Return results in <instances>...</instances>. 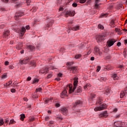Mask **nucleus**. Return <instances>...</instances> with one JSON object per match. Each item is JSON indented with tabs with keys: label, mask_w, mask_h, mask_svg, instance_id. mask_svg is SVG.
<instances>
[{
	"label": "nucleus",
	"mask_w": 127,
	"mask_h": 127,
	"mask_svg": "<svg viewBox=\"0 0 127 127\" xmlns=\"http://www.w3.org/2000/svg\"><path fill=\"white\" fill-rule=\"evenodd\" d=\"M73 88L72 89V84H69L67 88H69V93L71 94V93H72L73 92H74V91H75V90H76V88H77V86H78V78L77 77H74L73 78Z\"/></svg>",
	"instance_id": "obj_1"
},
{
	"label": "nucleus",
	"mask_w": 127,
	"mask_h": 127,
	"mask_svg": "<svg viewBox=\"0 0 127 127\" xmlns=\"http://www.w3.org/2000/svg\"><path fill=\"white\" fill-rule=\"evenodd\" d=\"M107 37V34L102 33L100 35H97L96 37V39L97 42H102V41L105 40Z\"/></svg>",
	"instance_id": "obj_2"
},
{
	"label": "nucleus",
	"mask_w": 127,
	"mask_h": 127,
	"mask_svg": "<svg viewBox=\"0 0 127 127\" xmlns=\"http://www.w3.org/2000/svg\"><path fill=\"white\" fill-rule=\"evenodd\" d=\"M114 126L116 127H127L126 123L121 121L115 122Z\"/></svg>",
	"instance_id": "obj_3"
},
{
	"label": "nucleus",
	"mask_w": 127,
	"mask_h": 127,
	"mask_svg": "<svg viewBox=\"0 0 127 127\" xmlns=\"http://www.w3.org/2000/svg\"><path fill=\"white\" fill-rule=\"evenodd\" d=\"M108 108L107 105L103 104L101 106L96 107L94 109L95 112H98V111H103V110H106Z\"/></svg>",
	"instance_id": "obj_4"
},
{
	"label": "nucleus",
	"mask_w": 127,
	"mask_h": 127,
	"mask_svg": "<svg viewBox=\"0 0 127 127\" xmlns=\"http://www.w3.org/2000/svg\"><path fill=\"white\" fill-rule=\"evenodd\" d=\"M64 15L65 17H68V16H74V15H75V11L67 10L65 12Z\"/></svg>",
	"instance_id": "obj_5"
},
{
	"label": "nucleus",
	"mask_w": 127,
	"mask_h": 127,
	"mask_svg": "<svg viewBox=\"0 0 127 127\" xmlns=\"http://www.w3.org/2000/svg\"><path fill=\"white\" fill-rule=\"evenodd\" d=\"M115 43H116V41L115 40V39H109L107 42V44L108 47H111V46H113V45L115 44Z\"/></svg>",
	"instance_id": "obj_6"
},
{
	"label": "nucleus",
	"mask_w": 127,
	"mask_h": 127,
	"mask_svg": "<svg viewBox=\"0 0 127 127\" xmlns=\"http://www.w3.org/2000/svg\"><path fill=\"white\" fill-rule=\"evenodd\" d=\"M68 108L66 107L62 108L60 110V112L64 116L68 115Z\"/></svg>",
	"instance_id": "obj_7"
},
{
	"label": "nucleus",
	"mask_w": 127,
	"mask_h": 127,
	"mask_svg": "<svg viewBox=\"0 0 127 127\" xmlns=\"http://www.w3.org/2000/svg\"><path fill=\"white\" fill-rule=\"evenodd\" d=\"M94 52L95 55H99V56H101L103 53L101 52L100 49L98 47H95L94 48Z\"/></svg>",
	"instance_id": "obj_8"
},
{
	"label": "nucleus",
	"mask_w": 127,
	"mask_h": 127,
	"mask_svg": "<svg viewBox=\"0 0 127 127\" xmlns=\"http://www.w3.org/2000/svg\"><path fill=\"white\" fill-rule=\"evenodd\" d=\"M108 112L105 111L99 115V118L100 119H102V118H108Z\"/></svg>",
	"instance_id": "obj_9"
},
{
	"label": "nucleus",
	"mask_w": 127,
	"mask_h": 127,
	"mask_svg": "<svg viewBox=\"0 0 127 127\" xmlns=\"http://www.w3.org/2000/svg\"><path fill=\"white\" fill-rule=\"evenodd\" d=\"M49 71V68L48 67H44L40 70V74H45V73H47Z\"/></svg>",
	"instance_id": "obj_10"
},
{
	"label": "nucleus",
	"mask_w": 127,
	"mask_h": 127,
	"mask_svg": "<svg viewBox=\"0 0 127 127\" xmlns=\"http://www.w3.org/2000/svg\"><path fill=\"white\" fill-rule=\"evenodd\" d=\"M100 1H101V0H95L94 7L96 9L100 8V5L102 4L101 3H99V2H100Z\"/></svg>",
	"instance_id": "obj_11"
},
{
	"label": "nucleus",
	"mask_w": 127,
	"mask_h": 127,
	"mask_svg": "<svg viewBox=\"0 0 127 127\" xmlns=\"http://www.w3.org/2000/svg\"><path fill=\"white\" fill-rule=\"evenodd\" d=\"M25 31H26V29L24 27H22L21 30H20L19 32V36L22 37L24 35V34L25 33Z\"/></svg>",
	"instance_id": "obj_12"
},
{
	"label": "nucleus",
	"mask_w": 127,
	"mask_h": 127,
	"mask_svg": "<svg viewBox=\"0 0 127 127\" xmlns=\"http://www.w3.org/2000/svg\"><path fill=\"white\" fill-rule=\"evenodd\" d=\"M83 102L81 101V100H77L75 103L72 104V107L73 108H76L77 106H79L80 105H81Z\"/></svg>",
	"instance_id": "obj_13"
},
{
	"label": "nucleus",
	"mask_w": 127,
	"mask_h": 127,
	"mask_svg": "<svg viewBox=\"0 0 127 127\" xmlns=\"http://www.w3.org/2000/svg\"><path fill=\"white\" fill-rule=\"evenodd\" d=\"M29 62V59H24L23 60H20L19 61V64H26L27 63H28Z\"/></svg>",
	"instance_id": "obj_14"
},
{
	"label": "nucleus",
	"mask_w": 127,
	"mask_h": 127,
	"mask_svg": "<svg viewBox=\"0 0 127 127\" xmlns=\"http://www.w3.org/2000/svg\"><path fill=\"white\" fill-rule=\"evenodd\" d=\"M69 70L72 71L73 74H76L77 71V66H71L68 68Z\"/></svg>",
	"instance_id": "obj_15"
},
{
	"label": "nucleus",
	"mask_w": 127,
	"mask_h": 127,
	"mask_svg": "<svg viewBox=\"0 0 127 127\" xmlns=\"http://www.w3.org/2000/svg\"><path fill=\"white\" fill-rule=\"evenodd\" d=\"M9 35V31L6 30L3 33V38H7Z\"/></svg>",
	"instance_id": "obj_16"
},
{
	"label": "nucleus",
	"mask_w": 127,
	"mask_h": 127,
	"mask_svg": "<svg viewBox=\"0 0 127 127\" xmlns=\"http://www.w3.org/2000/svg\"><path fill=\"white\" fill-rule=\"evenodd\" d=\"M62 98H64V97H68V95H67V90H64L61 93V96Z\"/></svg>",
	"instance_id": "obj_17"
},
{
	"label": "nucleus",
	"mask_w": 127,
	"mask_h": 127,
	"mask_svg": "<svg viewBox=\"0 0 127 127\" xmlns=\"http://www.w3.org/2000/svg\"><path fill=\"white\" fill-rule=\"evenodd\" d=\"M27 49L30 50V51H34L35 50V47L31 45H30L27 47Z\"/></svg>",
	"instance_id": "obj_18"
},
{
	"label": "nucleus",
	"mask_w": 127,
	"mask_h": 127,
	"mask_svg": "<svg viewBox=\"0 0 127 127\" xmlns=\"http://www.w3.org/2000/svg\"><path fill=\"white\" fill-rule=\"evenodd\" d=\"M19 0H11V2H12L13 3H16L17 6H19V5H21L22 4V3H18Z\"/></svg>",
	"instance_id": "obj_19"
},
{
	"label": "nucleus",
	"mask_w": 127,
	"mask_h": 127,
	"mask_svg": "<svg viewBox=\"0 0 127 127\" xmlns=\"http://www.w3.org/2000/svg\"><path fill=\"white\" fill-rule=\"evenodd\" d=\"M16 48L18 50H20L21 48H22V44L21 43H18L16 46Z\"/></svg>",
	"instance_id": "obj_20"
},
{
	"label": "nucleus",
	"mask_w": 127,
	"mask_h": 127,
	"mask_svg": "<svg viewBox=\"0 0 127 127\" xmlns=\"http://www.w3.org/2000/svg\"><path fill=\"white\" fill-rule=\"evenodd\" d=\"M71 29L74 31H77V30H79V29H80V26H75L72 27Z\"/></svg>",
	"instance_id": "obj_21"
},
{
	"label": "nucleus",
	"mask_w": 127,
	"mask_h": 127,
	"mask_svg": "<svg viewBox=\"0 0 127 127\" xmlns=\"http://www.w3.org/2000/svg\"><path fill=\"white\" fill-rule=\"evenodd\" d=\"M11 84H12V81L10 80L8 83L4 84V86L5 87H9Z\"/></svg>",
	"instance_id": "obj_22"
},
{
	"label": "nucleus",
	"mask_w": 127,
	"mask_h": 127,
	"mask_svg": "<svg viewBox=\"0 0 127 127\" xmlns=\"http://www.w3.org/2000/svg\"><path fill=\"white\" fill-rule=\"evenodd\" d=\"M110 25L112 26V27H115V20H112L110 22Z\"/></svg>",
	"instance_id": "obj_23"
},
{
	"label": "nucleus",
	"mask_w": 127,
	"mask_h": 127,
	"mask_svg": "<svg viewBox=\"0 0 127 127\" xmlns=\"http://www.w3.org/2000/svg\"><path fill=\"white\" fill-rule=\"evenodd\" d=\"M91 84L90 83H87L85 84V85L84 87V90H87L88 89V88H90Z\"/></svg>",
	"instance_id": "obj_24"
},
{
	"label": "nucleus",
	"mask_w": 127,
	"mask_h": 127,
	"mask_svg": "<svg viewBox=\"0 0 127 127\" xmlns=\"http://www.w3.org/2000/svg\"><path fill=\"white\" fill-rule=\"evenodd\" d=\"M20 120L22 121H24V119H25V115L24 114H21L20 115Z\"/></svg>",
	"instance_id": "obj_25"
},
{
	"label": "nucleus",
	"mask_w": 127,
	"mask_h": 127,
	"mask_svg": "<svg viewBox=\"0 0 127 127\" xmlns=\"http://www.w3.org/2000/svg\"><path fill=\"white\" fill-rule=\"evenodd\" d=\"M87 0H76V2H79V3H85Z\"/></svg>",
	"instance_id": "obj_26"
},
{
	"label": "nucleus",
	"mask_w": 127,
	"mask_h": 127,
	"mask_svg": "<svg viewBox=\"0 0 127 127\" xmlns=\"http://www.w3.org/2000/svg\"><path fill=\"white\" fill-rule=\"evenodd\" d=\"M76 93H82V87L81 86L77 87Z\"/></svg>",
	"instance_id": "obj_27"
},
{
	"label": "nucleus",
	"mask_w": 127,
	"mask_h": 127,
	"mask_svg": "<svg viewBox=\"0 0 127 127\" xmlns=\"http://www.w3.org/2000/svg\"><path fill=\"white\" fill-rule=\"evenodd\" d=\"M15 14H18V16L19 17H20L21 16H23V15H24V13L23 12H17Z\"/></svg>",
	"instance_id": "obj_28"
},
{
	"label": "nucleus",
	"mask_w": 127,
	"mask_h": 127,
	"mask_svg": "<svg viewBox=\"0 0 127 127\" xmlns=\"http://www.w3.org/2000/svg\"><path fill=\"white\" fill-rule=\"evenodd\" d=\"M115 6H116V4H111L109 5L108 8L109 9H113L114 8V7H115Z\"/></svg>",
	"instance_id": "obj_29"
},
{
	"label": "nucleus",
	"mask_w": 127,
	"mask_h": 127,
	"mask_svg": "<svg viewBox=\"0 0 127 127\" xmlns=\"http://www.w3.org/2000/svg\"><path fill=\"white\" fill-rule=\"evenodd\" d=\"M74 64V62H67L66 65L68 66V67H70V66H72Z\"/></svg>",
	"instance_id": "obj_30"
},
{
	"label": "nucleus",
	"mask_w": 127,
	"mask_h": 127,
	"mask_svg": "<svg viewBox=\"0 0 127 127\" xmlns=\"http://www.w3.org/2000/svg\"><path fill=\"white\" fill-rule=\"evenodd\" d=\"M31 65L33 67H36V63L35 62V61H33L31 62Z\"/></svg>",
	"instance_id": "obj_31"
},
{
	"label": "nucleus",
	"mask_w": 127,
	"mask_h": 127,
	"mask_svg": "<svg viewBox=\"0 0 127 127\" xmlns=\"http://www.w3.org/2000/svg\"><path fill=\"white\" fill-rule=\"evenodd\" d=\"M115 31L116 32H118L120 35L122 34V30L119 28H115Z\"/></svg>",
	"instance_id": "obj_32"
},
{
	"label": "nucleus",
	"mask_w": 127,
	"mask_h": 127,
	"mask_svg": "<svg viewBox=\"0 0 127 127\" xmlns=\"http://www.w3.org/2000/svg\"><path fill=\"white\" fill-rule=\"evenodd\" d=\"M81 57H82V55H81V54L76 55L75 56V59H79L81 58Z\"/></svg>",
	"instance_id": "obj_33"
},
{
	"label": "nucleus",
	"mask_w": 127,
	"mask_h": 127,
	"mask_svg": "<svg viewBox=\"0 0 127 127\" xmlns=\"http://www.w3.org/2000/svg\"><path fill=\"white\" fill-rule=\"evenodd\" d=\"M29 122H34V121H35V118H34V117H29Z\"/></svg>",
	"instance_id": "obj_34"
},
{
	"label": "nucleus",
	"mask_w": 127,
	"mask_h": 127,
	"mask_svg": "<svg viewBox=\"0 0 127 127\" xmlns=\"http://www.w3.org/2000/svg\"><path fill=\"white\" fill-rule=\"evenodd\" d=\"M104 94L105 95H108L109 94H110V89L107 88L105 90V92L104 93Z\"/></svg>",
	"instance_id": "obj_35"
},
{
	"label": "nucleus",
	"mask_w": 127,
	"mask_h": 127,
	"mask_svg": "<svg viewBox=\"0 0 127 127\" xmlns=\"http://www.w3.org/2000/svg\"><path fill=\"white\" fill-rule=\"evenodd\" d=\"M52 100H53V98H48L47 99L45 100V102L46 103V104H48V103H49V101H52Z\"/></svg>",
	"instance_id": "obj_36"
},
{
	"label": "nucleus",
	"mask_w": 127,
	"mask_h": 127,
	"mask_svg": "<svg viewBox=\"0 0 127 127\" xmlns=\"http://www.w3.org/2000/svg\"><path fill=\"white\" fill-rule=\"evenodd\" d=\"M38 82H39V79L36 78L34 79L32 84H36V83H38Z\"/></svg>",
	"instance_id": "obj_37"
},
{
	"label": "nucleus",
	"mask_w": 127,
	"mask_h": 127,
	"mask_svg": "<svg viewBox=\"0 0 127 127\" xmlns=\"http://www.w3.org/2000/svg\"><path fill=\"white\" fill-rule=\"evenodd\" d=\"M15 20H18L19 19V17L18 16V14H15L14 16Z\"/></svg>",
	"instance_id": "obj_38"
},
{
	"label": "nucleus",
	"mask_w": 127,
	"mask_h": 127,
	"mask_svg": "<svg viewBox=\"0 0 127 127\" xmlns=\"http://www.w3.org/2000/svg\"><path fill=\"white\" fill-rule=\"evenodd\" d=\"M15 123H16V122H15V121H14V120H13V119H12V120H11L10 121V122H9V125H12V124H15Z\"/></svg>",
	"instance_id": "obj_39"
},
{
	"label": "nucleus",
	"mask_w": 127,
	"mask_h": 127,
	"mask_svg": "<svg viewBox=\"0 0 127 127\" xmlns=\"http://www.w3.org/2000/svg\"><path fill=\"white\" fill-rule=\"evenodd\" d=\"M113 77H114V80H115L119 79V77L118 76L117 74H114Z\"/></svg>",
	"instance_id": "obj_40"
},
{
	"label": "nucleus",
	"mask_w": 127,
	"mask_h": 127,
	"mask_svg": "<svg viewBox=\"0 0 127 127\" xmlns=\"http://www.w3.org/2000/svg\"><path fill=\"white\" fill-rule=\"evenodd\" d=\"M98 27L99 29H104V26H103L102 24H99L98 26Z\"/></svg>",
	"instance_id": "obj_41"
},
{
	"label": "nucleus",
	"mask_w": 127,
	"mask_h": 127,
	"mask_svg": "<svg viewBox=\"0 0 127 127\" xmlns=\"http://www.w3.org/2000/svg\"><path fill=\"white\" fill-rule=\"evenodd\" d=\"M7 77V75H6V73H4L3 75H1V79H5Z\"/></svg>",
	"instance_id": "obj_42"
},
{
	"label": "nucleus",
	"mask_w": 127,
	"mask_h": 127,
	"mask_svg": "<svg viewBox=\"0 0 127 127\" xmlns=\"http://www.w3.org/2000/svg\"><path fill=\"white\" fill-rule=\"evenodd\" d=\"M96 98V95L94 94H91L90 96L91 100H93V99H95Z\"/></svg>",
	"instance_id": "obj_43"
},
{
	"label": "nucleus",
	"mask_w": 127,
	"mask_h": 127,
	"mask_svg": "<svg viewBox=\"0 0 127 127\" xmlns=\"http://www.w3.org/2000/svg\"><path fill=\"white\" fill-rule=\"evenodd\" d=\"M4 124V122H3V120L2 119H0V126H2Z\"/></svg>",
	"instance_id": "obj_44"
},
{
	"label": "nucleus",
	"mask_w": 127,
	"mask_h": 127,
	"mask_svg": "<svg viewBox=\"0 0 127 127\" xmlns=\"http://www.w3.org/2000/svg\"><path fill=\"white\" fill-rule=\"evenodd\" d=\"M26 0V2L27 5H29L30 4V2H31V0Z\"/></svg>",
	"instance_id": "obj_45"
},
{
	"label": "nucleus",
	"mask_w": 127,
	"mask_h": 127,
	"mask_svg": "<svg viewBox=\"0 0 127 127\" xmlns=\"http://www.w3.org/2000/svg\"><path fill=\"white\" fill-rule=\"evenodd\" d=\"M42 88H39L36 89V93H37L38 92H42Z\"/></svg>",
	"instance_id": "obj_46"
},
{
	"label": "nucleus",
	"mask_w": 127,
	"mask_h": 127,
	"mask_svg": "<svg viewBox=\"0 0 127 127\" xmlns=\"http://www.w3.org/2000/svg\"><path fill=\"white\" fill-rule=\"evenodd\" d=\"M100 70H101V66L98 65L97 67L96 72H100Z\"/></svg>",
	"instance_id": "obj_47"
},
{
	"label": "nucleus",
	"mask_w": 127,
	"mask_h": 127,
	"mask_svg": "<svg viewBox=\"0 0 127 127\" xmlns=\"http://www.w3.org/2000/svg\"><path fill=\"white\" fill-rule=\"evenodd\" d=\"M125 97V93L124 92H121L120 94V98H124Z\"/></svg>",
	"instance_id": "obj_48"
},
{
	"label": "nucleus",
	"mask_w": 127,
	"mask_h": 127,
	"mask_svg": "<svg viewBox=\"0 0 127 127\" xmlns=\"http://www.w3.org/2000/svg\"><path fill=\"white\" fill-rule=\"evenodd\" d=\"M102 102H103V99H102V98L99 97L98 98V101H97V102L98 103V104H101V103H102Z\"/></svg>",
	"instance_id": "obj_49"
},
{
	"label": "nucleus",
	"mask_w": 127,
	"mask_h": 127,
	"mask_svg": "<svg viewBox=\"0 0 127 127\" xmlns=\"http://www.w3.org/2000/svg\"><path fill=\"white\" fill-rule=\"evenodd\" d=\"M52 76H53L52 73H49L47 76L48 79H50V78H51V77H52Z\"/></svg>",
	"instance_id": "obj_50"
},
{
	"label": "nucleus",
	"mask_w": 127,
	"mask_h": 127,
	"mask_svg": "<svg viewBox=\"0 0 127 127\" xmlns=\"http://www.w3.org/2000/svg\"><path fill=\"white\" fill-rule=\"evenodd\" d=\"M91 53H92V50H89L87 52V54H86V55H90V54H91Z\"/></svg>",
	"instance_id": "obj_51"
},
{
	"label": "nucleus",
	"mask_w": 127,
	"mask_h": 127,
	"mask_svg": "<svg viewBox=\"0 0 127 127\" xmlns=\"http://www.w3.org/2000/svg\"><path fill=\"white\" fill-rule=\"evenodd\" d=\"M105 58L106 59H111V58H112V56L108 55L105 57Z\"/></svg>",
	"instance_id": "obj_52"
},
{
	"label": "nucleus",
	"mask_w": 127,
	"mask_h": 127,
	"mask_svg": "<svg viewBox=\"0 0 127 127\" xmlns=\"http://www.w3.org/2000/svg\"><path fill=\"white\" fill-rule=\"evenodd\" d=\"M63 10H64V8L62 6H61L59 9V11H63Z\"/></svg>",
	"instance_id": "obj_53"
},
{
	"label": "nucleus",
	"mask_w": 127,
	"mask_h": 127,
	"mask_svg": "<svg viewBox=\"0 0 127 127\" xmlns=\"http://www.w3.org/2000/svg\"><path fill=\"white\" fill-rule=\"evenodd\" d=\"M50 118L49 116H47L45 118V120L46 121H49Z\"/></svg>",
	"instance_id": "obj_54"
},
{
	"label": "nucleus",
	"mask_w": 127,
	"mask_h": 127,
	"mask_svg": "<svg viewBox=\"0 0 127 127\" xmlns=\"http://www.w3.org/2000/svg\"><path fill=\"white\" fill-rule=\"evenodd\" d=\"M77 4L76 3H72V6H73V7H77Z\"/></svg>",
	"instance_id": "obj_55"
},
{
	"label": "nucleus",
	"mask_w": 127,
	"mask_h": 127,
	"mask_svg": "<svg viewBox=\"0 0 127 127\" xmlns=\"http://www.w3.org/2000/svg\"><path fill=\"white\" fill-rule=\"evenodd\" d=\"M11 93H15V92H16V90L14 89H11L10 90Z\"/></svg>",
	"instance_id": "obj_56"
},
{
	"label": "nucleus",
	"mask_w": 127,
	"mask_h": 127,
	"mask_svg": "<svg viewBox=\"0 0 127 127\" xmlns=\"http://www.w3.org/2000/svg\"><path fill=\"white\" fill-rule=\"evenodd\" d=\"M33 11H34V12H35V11H36V10H37V8H36V7H33L32 8Z\"/></svg>",
	"instance_id": "obj_57"
},
{
	"label": "nucleus",
	"mask_w": 127,
	"mask_h": 127,
	"mask_svg": "<svg viewBox=\"0 0 127 127\" xmlns=\"http://www.w3.org/2000/svg\"><path fill=\"white\" fill-rule=\"evenodd\" d=\"M9 62H7V61H5L4 63V64L6 65H9Z\"/></svg>",
	"instance_id": "obj_58"
},
{
	"label": "nucleus",
	"mask_w": 127,
	"mask_h": 127,
	"mask_svg": "<svg viewBox=\"0 0 127 127\" xmlns=\"http://www.w3.org/2000/svg\"><path fill=\"white\" fill-rule=\"evenodd\" d=\"M56 108H59V107H60V104H59V103H57V104H56Z\"/></svg>",
	"instance_id": "obj_59"
},
{
	"label": "nucleus",
	"mask_w": 127,
	"mask_h": 127,
	"mask_svg": "<svg viewBox=\"0 0 127 127\" xmlns=\"http://www.w3.org/2000/svg\"><path fill=\"white\" fill-rule=\"evenodd\" d=\"M23 100L25 101V102H27V101H28V99H27V98L26 97H24L23 98Z\"/></svg>",
	"instance_id": "obj_60"
},
{
	"label": "nucleus",
	"mask_w": 127,
	"mask_h": 127,
	"mask_svg": "<svg viewBox=\"0 0 127 127\" xmlns=\"http://www.w3.org/2000/svg\"><path fill=\"white\" fill-rule=\"evenodd\" d=\"M121 45H122V43H121V42H119L117 43V46H118V47H120Z\"/></svg>",
	"instance_id": "obj_61"
},
{
	"label": "nucleus",
	"mask_w": 127,
	"mask_h": 127,
	"mask_svg": "<svg viewBox=\"0 0 127 127\" xmlns=\"http://www.w3.org/2000/svg\"><path fill=\"white\" fill-rule=\"evenodd\" d=\"M30 80H31V77L30 76L28 77L27 78V81H30Z\"/></svg>",
	"instance_id": "obj_62"
},
{
	"label": "nucleus",
	"mask_w": 127,
	"mask_h": 127,
	"mask_svg": "<svg viewBox=\"0 0 127 127\" xmlns=\"http://www.w3.org/2000/svg\"><path fill=\"white\" fill-rule=\"evenodd\" d=\"M55 80H56V81H60V80H61V79H60V78H59V77H57V78H55Z\"/></svg>",
	"instance_id": "obj_63"
},
{
	"label": "nucleus",
	"mask_w": 127,
	"mask_h": 127,
	"mask_svg": "<svg viewBox=\"0 0 127 127\" xmlns=\"http://www.w3.org/2000/svg\"><path fill=\"white\" fill-rule=\"evenodd\" d=\"M8 122H9V121L7 119H6L5 121V124H8Z\"/></svg>",
	"instance_id": "obj_64"
}]
</instances>
